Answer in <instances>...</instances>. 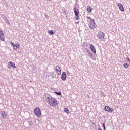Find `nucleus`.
<instances>
[{
	"mask_svg": "<svg viewBox=\"0 0 130 130\" xmlns=\"http://www.w3.org/2000/svg\"><path fill=\"white\" fill-rule=\"evenodd\" d=\"M46 101L48 104H50V106H52V107H55V106H57V105L58 104L56 99L53 97H47Z\"/></svg>",
	"mask_w": 130,
	"mask_h": 130,
	"instance_id": "1",
	"label": "nucleus"
},
{
	"mask_svg": "<svg viewBox=\"0 0 130 130\" xmlns=\"http://www.w3.org/2000/svg\"><path fill=\"white\" fill-rule=\"evenodd\" d=\"M34 113L37 117H41V116L42 115L41 110L38 107H36L34 109Z\"/></svg>",
	"mask_w": 130,
	"mask_h": 130,
	"instance_id": "2",
	"label": "nucleus"
},
{
	"mask_svg": "<svg viewBox=\"0 0 130 130\" xmlns=\"http://www.w3.org/2000/svg\"><path fill=\"white\" fill-rule=\"evenodd\" d=\"M98 37L101 41H105L104 38H105V34L102 31H99L98 34Z\"/></svg>",
	"mask_w": 130,
	"mask_h": 130,
	"instance_id": "3",
	"label": "nucleus"
},
{
	"mask_svg": "<svg viewBox=\"0 0 130 130\" xmlns=\"http://www.w3.org/2000/svg\"><path fill=\"white\" fill-rule=\"evenodd\" d=\"M11 44L12 46H13V49L14 50L18 49V48H20V43L18 41L15 42V44L14 43V42H11Z\"/></svg>",
	"mask_w": 130,
	"mask_h": 130,
	"instance_id": "4",
	"label": "nucleus"
},
{
	"mask_svg": "<svg viewBox=\"0 0 130 130\" xmlns=\"http://www.w3.org/2000/svg\"><path fill=\"white\" fill-rule=\"evenodd\" d=\"M89 28L93 30L96 28V23H95V20L94 19H91L89 23Z\"/></svg>",
	"mask_w": 130,
	"mask_h": 130,
	"instance_id": "5",
	"label": "nucleus"
},
{
	"mask_svg": "<svg viewBox=\"0 0 130 130\" xmlns=\"http://www.w3.org/2000/svg\"><path fill=\"white\" fill-rule=\"evenodd\" d=\"M54 70L55 72L58 75V76H60V75H61V69H60V68L59 67L56 66Z\"/></svg>",
	"mask_w": 130,
	"mask_h": 130,
	"instance_id": "6",
	"label": "nucleus"
},
{
	"mask_svg": "<svg viewBox=\"0 0 130 130\" xmlns=\"http://www.w3.org/2000/svg\"><path fill=\"white\" fill-rule=\"evenodd\" d=\"M0 40L1 41H5V35L4 34V31L3 30H0Z\"/></svg>",
	"mask_w": 130,
	"mask_h": 130,
	"instance_id": "7",
	"label": "nucleus"
},
{
	"mask_svg": "<svg viewBox=\"0 0 130 130\" xmlns=\"http://www.w3.org/2000/svg\"><path fill=\"white\" fill-rule=\"evenodd\" d=\"M105 110L107 112H109L110 113H111V112L113 111L114 109L112 108L109 107V106H106L105 107Z\"/></svg>",
	"mask_w": 130,
	"mask_h": 130,
	"instance_id": "8",
	"label": "nucleus"
},
{
	"mask_svg": "<svg viewBox=\"0 0 130 130\" xmlns=\"http://www.w3.org/2000/svg\"><path fill=\"white\" fill-rule=\"evenodd\" d=\"M73 10L75 13V16L76 17H78L79 16V14H80L79 9H78V8H74Z\"/></svg>",
	"mask_w": 130,
	"mask_h": 130,
	"instance_id": "9",
	"label": "nucleus"
},
{
	"mask_svg": "<svg viewBox=\"0 0 130 130\" xmlns=\"http://www.w3.org/2000/svg\"><path fill=\"white\" fill-rule=\"evenodd\" d=\"M61 78L62 81H66V80H67V73L66 72H63L62 73Z\"/></svg>",
	"mask_w": 130,
	"mask_h": 130,
	"instance_id": "10",
	"label": "nucleus"
},
{
	"mask_svg": "<svg viewBox=\"0 0 130 130\" xmlns=\"http://www.w3.org/2000/svg\"><path fill=\"white\" fill-rule=\"evenodd\" d=\"M118 7L120 10V11H121V12H124V8H123V6H122V5L121 4H118Z\"/></svg>",
	"mask_w": 130,
	"mask_h": 130,
	"instance_id": "11",
	"label": "nucleus"
},
{
	"mask_svg": "<svg viewBox=\"0 0 130 130\" xmlns=\"http://www.w3.org/2000/svg\"><path fill=\"white\" fill-rule=\"evenodd\" d=\"M8 63L9 67H11L12 69H16V64H15V63L10 61L8 62Z\"/></svg>",
	"mask_w": 130,
	"mask_h": 130,
	"instance_id": "12",
	"label": "nucleus"
},
{
	"mask_svg": "<svg viewBox=\"0 0 130 130\" xmlns=\"http://www.w3.org/2000/svg\"><path fill=\"white\" fill-rule=\"evenodd\" d=\"M89 48L91 51L93 52V53H96V48H95V46H93V45H91Z\"/></svg>",
	"mask_w": 130,
	"mask_h": 130,
	"instance_id": "13",
	"label": "nucleus"
},
{
	"mask_svg": "<svg viewBox=\"0 0 130 130\" xmlns=\"http://www.w3.org/2000/svg\"><path fill=\"white\" fill-rule=\"evenodd\" d=\"M2 117L3 118H4V119L7 118V113L5 111H3L2 112Z\"/></svg>",
	"mask_w": 130,
	"mask_h": 130,
	"instance_id": "14",
	"label": "nucleus"
},
{
	"mask_svg": "<svg viewBox=\"0 0 130 130\" xmlns=\"http://www.w3.org/2000/svg\"><path fill=\"white\" fill-rule=\"evenodd\" d=\"M87 11L88 13H91L92 12V8L89 6L87 7Z\"/></svg>",
	"mask_w": 130,
	"mask_h": 130,
	"instance_id": "15",
	"label": "nucleus"
},
{
	"mask_svg": "<svg viewBox=\"0 0 130 130\" xmlns=\"http://www.w3.org/2000/svg\"><path fill=\"white\" fill-rule=\"evenodd\" d=\"M48 33H49V35H53V34H54V33H55V32L52 30H50L48 31Z\"/></svg>",
	"mask_w": 130,
	"mask_h": 130,
	"instance_id": "16",
	"label": "nucleus"
},
{
	"mask_svg": "<svg viewBox=\"0 0 130 130\" xmlns=\"http://www.w3.org/2000/svg\"><path fill=\"white\" fill-rule=\"evenodd\" d=\"M123 67L125 68V69H127V68L129 67L128 63H127V62L124 63L123 64Z\"/></svg>",
	"mask_w": 130,
	"mask_h": 130,
	"instance_id": "17",
	"label": "nucleus"
},
{
	"mask_svg": "<svg viewBox=\"0 0 130 130\" xmlns=\"http://www.w3.org/2000/svg\"><path fill=\"white\" fill-rule=\"evenodd\" d=\"M64 111L68 114H69V113H70V110H69V109H68V108H64Z\"/></svg>",
	"mask_w": 130,
	"mask_h": 130,
	"instance_id": "18",
	"label": "nucleus"
},
{
	"mask_svg": "<svg viewBox=\"0 0 130 130\" xmlns=\"http://www.w3.org/2000/svg\"><path fill=\"white\" fill-rule=\"evenodd\" d=\"M55 93L57 95H58L59 96H60L61 95V92H56V91H55Z\"/></svg>",
	"mask_w": 130,
	"mask_h": 130,
	"instance_id": "19",
	"label": "nucleus"
},
{
	"mask_svg": "<svg viewBox=\"0 0 130 130\" xmlns=\"http://www.w3.org/2000/svg\"><path fill=\"white\" fill-rule=\"evenodd\" d=\"M126 59H127L128 62L130 63V59H129V57H127Z\"/></svg>",
	"mask_w": 130,
	"mask_h": 130,
	"instance_id": "20",
	"label": "nucleus"
},
{
	"mask_svg": "<svg viewBox=\"0 0 130 130\" xmlns=\"http://www.w3.org/2000/svg\"><path fill=\"white\" fill-rule=\"evenodd\" d=\"M79 19H80V17H77L76 18V20H79Z\"/></svg>",
	"mask_w": 130,
	"mask_h": 130,
	"instance_id": "21",
	"label": "nucleus"
},
{
	"mask_svg": "<svg viewBox=\"0 0 130 130\" xmlns=\"http://www.w3.org/2000/svg\"><path fill=\"white\" fill-rule=\"evenodd\" d=\"M103 125H104V128L105 129V125H104V124H103Z\"/></svg>",
	"mask_w": 130,
	"mask_h": 130,
	"instance_id": "22",
	"label": "nucleus"
},
{
	"mask_svg": "<svg viewBox=\"0 0 130 130\" xmlns=\"http://www.w3.org/2000/svg\"><path fill=\"white\" fill-rule=\"evenodd\" d=\"M88 20H89V19H90V17H87Z\"/></svg>",
	"mask_w": 130,
	"mask_h": 130,
	"instance_id": "23",
	"label": "nucleus"
},
{
	"mask_svg": "<svg viewBox=\"0 0 130 130\" xmlns=\"http://www.w3.org/2000/svg\"><path fill=\"white\" fill-rule=\"evenodd\" d=\"M98 130H102L101 128H99Z\"/></svg>",
	"mask_w": 130,
	"mask_h": 130,
	"instance_id": "24",
	"label": "nucleus"
},
{
	"mask_svg": "<svg viewBox=\"0 0 130 130\" xmlns=\"http://www.w3.org/2000/svg\"><path fill=\"white\" fill-rule=\"evenodd\" d=\"M49 1H51V0H49Z\"/></svg>",
	"mask_w": 130,
	"mask_h": 130,
	"instance_id": "25",
	"label": "nucleus"
}]
</instances>
